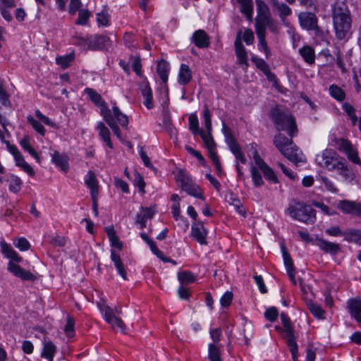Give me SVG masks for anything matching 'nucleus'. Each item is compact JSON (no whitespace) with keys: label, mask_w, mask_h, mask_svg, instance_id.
<instances>
[{"label":"nucleus","mask_w":361,"mask_h":361,"mask_svg":"<svg viewBox=\"0 0 361 361\" xmlns=\"http://www.w3.org/2000/svg\"><path fill=\"white\" fill-rule=\"evenodd\" d=\"M192 79V72L189 66L186 64H181L180 66L178 82L180 85H185L188 84Z\"/></svg>","instance_id":"24"},{"label":"nucleus","mask_w":361,"mask_h":361,"mask_svg":"<svg viewBox=\"0 0 361 361\" xmlns=\"http://www.w3.org/2000/svg\"><path fill=\"white\" fill-rule=\"evenodd\" d=\"M56 350V348L52 342L44 341L41 356L42 357L47 359L49 361H53Z\"/></svg>","instance_id":"30"},{"label":"nucleus","mask_w":361,"mask_h":361,"mask_svg":"<svg viewBox=\"0 0 361 361\" xmlns=\"http://www.w3.org/2000/svg\"><path fill=\"white\" fill-rule=\"evenodd\" d=\"M178 279L180 283L188 285L193 283L196 277L192 272L184 271L178 274Z\"/></svg>","instance_id":"42"},{"label":"nucleus","mask_w":361,"mask_h":361,"mask_svg":"<svg viewBox=\"0 0 361 361\" xmlns=\"http://www.w3.org/2000/svg\"><path fill=\"white\" fill-rule=\"evenodd\" d=\"M100 312L102 314L104 319L107 322L111 317H114L116 314H120L121 312V308L120 307H114V308L105 305V304H99L98 305Z\"/></svg>","instance_id":"22"},{"label":"nucleus","mask_w":361,"mask_h":361,"mask_svg":"<svg viewBox=\"0 0 361 361\" xmlns=\"http://www.w3.org/2000/svg\"><path fill=\"white\" fill-rule=\"evenodd\" d=\"M22 185V180L16 176H11L9 179V190L14 193H18Z\"/></svg>","instance_id":"49"},{"label":"nucleus","mask_w":361,"mask_h":361,"mask_svg":"<svg viewBox=\"0 0 361 361\" xmlns=\"http://www.w3.org/2000/svg\"><path fill=\"white\" fill-rule=\"evenodd\" d=\"M109 38L106 35H94L87 40V45L90 49H102L109 45Z\"/></svg>","instance_id":"15"},{"label":"nucleus","mask_w":361,"mask_h":361,"mask_svg":"<svg viewBox=\"0 0 361 361\" xmlns=\"http://www.w3.org/2000/svg\"><path fill=\"white\" fill-rule=\"evenodd\" d=\"M332 18L336 36L345 39L350 32L352 19L350 11L343 2H336L332 6Z\"/></svg>","instance_id":"2"},{"label":"nucleus","mask_w":361,"mask_h":361,"mask_svg":"<svg viewBox=\"0 0 361 361\" xmlns=\"http://www.w3.org/2000/svg\"><path fill=\"white\" fill-rule=\"evenodd\" d=\"M241 31H239L234 42L235 55L237 56L238 63L245 67L248 66V57L245 48L241 42Z\"/></svg>","instance_id":"10"},{"label":"nucleus","mask_w":361,"mask_h":361,"mask_svg":"<svg viewBox=\"0 0 361 361\" xmlns=\"http://www.w3.org/2000/svg\"><path fill=\"white\" fill-rule=\"evenodd\" d=\"M251 153L253 156V159L255 160V163L256 166L262 171L264 166H267V164L263 161V159L259 157L257 150L256 149L254 144L251 145L250 149Z\"/></svg>","instance_id":"54"},{"label":"nucleus","mask_w":361,"mask_h":361,"mask_svg":"<svg viewBox=\"0 0 361 361\" xmlns=\"http://www.w3.org/2000/svg\"><path fill=\"white\" fill-rule=\"evenodd\" d=\"M105 232L109 239L111 246L121 250L123 247V243L119 240L114 227H106Z\"/></svg>","instance_id":"29"},{"label":"nucleus","mask_w":361,"mask_h":361,"mask_svg":"<svg viewBox=\"0 0 361 361\" xmlns=\"http://www.w3.org/2000/svg\"><path fill=\"white\" fill-rule=\"evenodd\" d=\"M316 245L324 252L336 254L341 249L338 244L325 240L322 238L317 239Z\"/></svg>","instance_id":"21"},{"label":"nucleus","mask_w":361,"mask_h":361,"mask_svg":"<svg viewBox=\"0 0 361 361\" xmlns=\"http://www.w3.org/2000/svg\"><path fill=\"white\" fill-rule=\"evenodd\" d=\"M109 324H110L113 329H119L121 331L125 330V325L123 322L117 316H114L111 317L109 320L106 322Z\"/></svg>","instance_id":"59"},{"label":"nucleus","mask_w":361,"mask_h":361,"mask_svg":"<svg viewBox=\"0 0 361 361\" xmlns=\"http://www.w3.org/2000/svg\"><path fill=\"white\" fill-rule=\"evenodd\" d=\"M102 117L104 118V121L107 123V124L109 126V127L113 130L114 133L118 138L121 137V130L117 125L116 122L114 119L111 110H104L102 111Z\"/></svg>","instance_id":"23"},{"label":"nucleus","mask_w":361,"mask_h":361,"mask_svg":"<svg viewBox=\"0 0 361 361\" xmlns=\"http://www.w3.org/2000/svg\"><path fill=\"white\" fill-rule=\"evenodd\" d=\"M270 114L276 128L279 131H286L290 137L279 133L274 139L276 147L291 162L296 164L305 163V157L292 141L293 137L298 133L295 118L287 109L279 105L272 108Z\"/></svg>","instance_id":"1"},{"label":"nucleus","mask_w":361,"mask_h":361,"mask_svg":"<svg viewBox=\"0 0 361 361\" xmlns=\"http://www.w3.org/2000/svg\"><path fill=\"white\" fill-rule=\"evenodd\" d=\"M325 233L331 236H344L346 238L347 231H343L338 226L329 227L325 230Z\"/></svg>","instance_id":"60"},{"label":"nucleus","mask_w":361,"mask_h":361,"mask_svg":"<svg viewBox=\"0 0 361 361\" xmlns=\"http://www.w3.org/2000/svg\"><path fill=\"white\" fill-rule=\"evenodd\" d=\"M257 36L259 39L258 49L261 51H264L266 58L269 59L271 56V51L266 41V33L261 32L260 33H257Z\"/></svg>","instance_id":"38"},{"label":"nucleus","mask_w":361,"mask_h":361,"mask_svg":"<svg viewBox=\"0 0 361 361\" xmlns=\"http://www.w3.org/2000/svg\"><path fill=\"white\" fill-rule=\"evenodd\" d=\"M349 313L358 323H361V298H355L347 301Z\"/></svg>","instance_id":"13"},{"label":"nucleus","mask_w":361,"mask_h":361,"mask_svg":"<svg viewBox=\"0 0 361 361\" xmlns=\"http://www.w3.org/2000/svg\"><path fill=\"white\" fill-rule=\"evenodd\" d=\"M281 251L283 254V259L284 262V264L286 269V271L295 269L293 260L289 255V253L287 252L286 247L282 245H281Z\"/></svg>","instance_id":"55"},{"label":"nucleus","mask_w":361,"mask_h":361,"mask_svg":"<svg viewBox=\"0 0 361 361\" xmlns=\"http://www.w3.org/2000/svg\"><path fill=\"white\" fill-rule=\"evenodd\" d=\"M199 135L204 140V144L209 151L211 149H215L216 145L212 137V133H205L204 131H201Z\"/></svg>","instance_id":"50"},{"label":"nucleus","mask_w":361,"mask_h":361,"mask_svg":"<svg viewBox=\"0 0 361 361\" xmlns=\"http://www.w3.org/2000/svg\"><path fill=\"white\" fill-rule=\"evenodd\" d=\"M299 53L304 61L309 65H312L315 61L314 50L310 46L306 45L299 49Z\"/></svg>","instance_id":"27"},{"label":"nucleus","mask_w":361,"mask_h":361,"mask_svg":"<svg viewBox=\"0 0 361 361\" xmlns=\"http://www.w3.org/2000/svg\"><path fill=\"white\" fill-rule=\"evenodd\" d=\"M16 166L20 167L24 171H25L30 176L35 175L33 169L25 161L23 156L20 152L13 157Z\"/></svg>","instance_id":"32"},{"label":"nucleus","mask_w":361,"mask_h":361,"mask_svg":"<svg viewBox=\"0 0 361 361\" xmlns=\"http://www.w3.org/2000/svg\"><path fill=\"white\" fill-rule=\"evenodd\" d=\"M8 269L16 276L23 281H35L36 277L30 271H25L19 265L10 262L8 264Z\"/></svg>","instance_id":"12"},{"label":"nucleus","mask_w":361,"mask_h":361,"mask_svg":"<svg viewBox=\"0 0 361 361\" xmlns=\"http://www.w3.org/2000/svg\"><path fill=\"white\" fill-rule=\"evenodd\" d=\"M97 21L99 25H109V15L106 11H101L97 13Z\"/></svg>","instance_id":"63"},{"label":"nucleus","mask_w":361,"mask_h":361,"mask_svg":"<svg viewBox=\"0 0 361 361\" xmlns=\"http://www.w3.org/2000/svg\"><path fill=\"white\" fill-rule=\"evenodd\" d=\"M2 251L7 258H9L16 262H20L22 260V258L10 245L6 244L3 245Z\"/></svg>","instance_id":"43"},{"label":"nucleus","mask_w":361,"mask_h":361,"mask_svg":"<svg viewBox=\"0 0 361 361\" xmlns=\"http://www.w3.org/2000/svg\"><path fill=\"white\" fill-rule=\"evenodd\" d=\"M85 92L89 96L90 100L97 106L100 107V114L102 116V111L109 110L106 105V102L102 99V96L97 93L94 90L87 87L85 89Z\"/></svg>","instance_id":"18"},{"label":"nucleus","mask_w":361,"mask_h":361,"mask_svg":"<svg viewBox=\"0 0 361 361\" xmlns=\"http://www.w3.org/2000/svg\"><path fill=\"white\" fill-rule=\"evenodd\" d=\"M274 11H276L282 22H284L286 17L291 15V8L285 3L279 2L278 0H269Z\"/></svg>","instance_id":"17"},{"label":"nucleus","mask_w":361,"mask_h":361,"mask_svg":"<svg viewBox=\"0 0 361 361\" xmlns=\"http://www.w3.org/2000/svg\"><path fill=\"white\" fill-rule=\"evenodd\" d=\"M176 180L180 183L181 189L188 195L204 200L202 190L200 187L193 181L188 172L180 170L176 176Z\"/></svg>","instance_id":"4"},{"label":"nucleus","mask_w":361,"mask_h":361,"mask_svg":"<svg viewBox=\"0 0 361 361\" xmlns=\"http://www.w3.org/2000/svg\"><path fill=\"white\" fill-rule=\"evenodd\" d=\"M329 94L336 101L341 102L345 99V92L337 85L333 84L329 88Z\"/></svg>","instance_id":"34"},{"label":"nucleus","mask_w":361,"mask_h":361,"mask_svg":"<svg viewBox=\"0 0 361 361\" xmlns=\"http://www.w3.org/2000/svg\"><path fill=\"white\" fill-rule=\"evenodd\" d=\"M170 71V65L165 60H161L157 63V71L163 82L166 83Z\"/></svg>","instance_id":"28"},{"label":"nucleus","mask_w":361,"mask_h":361,"mask_svg":"<svg viewBox=\"0 0 361 361\" xmlns=\"http://www.w3.org/2000/svg\"><path fill=\"white\" fill-rule=\"evenodd\" d=\"M338 208L345 214L361 216V202L344 200L338 203Z\"/></svg>","instance_id":"9"},{"label":"nucleus","mask_w":361,"mask_h":361,"mask_svg":"<svg viewBox=\"0 0 361 361\" xmlns=\"http://www.w3.org/2000/svg\"><path fill=\"white\" fill-rule=\"evenodd\" d=\"M286 211L293 219L306 224H312L316 220L314 209L303 202H295L290 204Z\"/></svg>","instance_id":"3"},{"label":"nucleus","mask_w":361,"mask_h":361,"mask_svg":"<svg viewBox=\"0 0 361 361\" xmlns=\"http://www.w3.org/2000/svg\"><path fill=\"white\" fill-rule=\"evenodd\" d=\"M345 240L348 243H354L361 245V230L351 228L347 231Z\"/></svg>","instance_id":"35"},{"label":"nucleus","mask_w":361,"mask_h":361,"mask_svg":"<svg viewBox=\"0 0 361 361\" xmlns=\"http://www.w3.org/2000/svg\"><path fill=\"white\" fill-rule=\"evenodd\" d=\"M155 211L151 207H142L141 212L137 214L135 222L140 225L142 229L146 227V223L148 219H151Z\"/></svg>","instance_id":"19"},{"label":"nucleus","mask_w":361,"mask_h":361,"mask_svg":"<svg viewBox=\"0 0 361 361\" xmlns=\"http://www.w3.org/2000/svg\"><path fill=\"white\" fill-rule=\"evenodd\" d=\"M228 201L230 204H231L234 207V208L235 209V211L238 214L245 216V209L243 208L240 200L234 194H231Z\"/></svg>","instance_id":"46"},{"label":"nucleus","mask_w":361,"mask_h":361,"mask_svg":"<svg viewBox=\"0 0 361 361\" xmlns=\"http://www.w3.org/2000/svg\"><path fill=\"white\" fill-rule=\"evenodd\" d=\"M113 114L114 117L117 119L118 122L123 127H127L128 124V119L126 115L123 114L118 106H113Z\"/></svg>","instance_id":"48"},{"label":"nucleus","mask_w":361,"mask_h":361,"mask_svg":"<svg viewBox=\"0 0 361 361\" xmlns=\"http://www.w3.org/2000/svg\"><path fill=\"white\" fill-rule=\"evenodd\" d=\"M75 59L74 53H70L64 56H60L56 58V63L62 68H67Z\"/></svg>","instance_id":"40"},{"label":"nucleus","mask_w":361,"mask_h":361,"mask_svg":"<svg viewBox=\"0 0 361 361\" xmlns=\"http://www.w3.org/2000/svg\"><path fill=\"white\" fill-rule=\"evenodd\" d=\"M334 146L341 152L345 153L350 147H353L351 142L344 138H336L334 140Z\"/></svg>","instance_id":"41"},{"label":"nucleus","mask_w":361,"mask_h":361,"mask_svg":"<svg viewBox=\"0 0 361 361\" xmlns=\"http://www.w3.org/2000/svg\"><path fill=\"white\" fill-rule=\"evenodd\" d=\"M207 231L204 228L202 221L195 222L191 228V236L196 240L200 245H207L206 237Z\"/></svg>","instance_id":"11"},{"label":"nucleus","mask_w":361,"mask_h":361,"mask_svg":"<svg viewBox=\"0 0 361 361\" xmlns=\"http://www.w3.org/2000/svg\"><path fill=\"white\" fill-rule=\"evenodd\" d=\"M251 177L255 187L258 188L264 184L262 175L258 169L252 165L250 167Z\"/></svg>","instance_id":"45"},{"label":"nucleus","mask_w":361,"mask_h":361,"mask_svg":"<svg viewBox=\"0 0 361 361\" xmlns=\"http://www.w3.org/2000/svg\"><path fill=\"white\" fill-rule=\"evenodd\" d=\"M21 147L26 152H27L33 158H35L38 163L40 162V159L36 151L31 147L30 143V137L28 135H25L20 141Z\"/></svg>","instance_id":"33"},{"label":"nucleus","mask_w":361,"mask_h":361,"mask_svg":"<svg viewBox=\"0 0 361 361\" xmlns=\"http://www.w3.org/2000/svg\"><path fill=\"white\" fill-rule=\"evenodd\" d=\"M223 130L225 136L226 142L228 147L233 145V144L237 143L234 137L232 135L231 130L228 128L224 123H223Z\"/></svg>","instance_id":"61"},{"label":"nucleus","mask_w":361,"mask_h":361,"mask_svg":"<svg viewBox=\"0 0 361 361\" xmlns=\"http://www.w3.org/2000/svg\"><path fill=\"white\" fill-rule=\"evenodd\" d=\"M331 172H336L345 181L352 183L355 178V174L348 162L343 158L337 161Z\"/></svg>","instance_id":"6"},{"label":"nucleus","mask_w":361,"mask_h":361,"mask_svg":"<svg viewBox=\"0 0 361 361\" xmlns=\"http://www.w3.org/2000/svg\"><path fill=\"white\" fill-rule=\"evenodd\" d=\"M252 61L255 64L257 68L263 72V73L265 72L269 73V66L264 59H260L257 56H253L252 57Z\"/></svg>","instance_id":"58"},{"label":"nucleus","mask_w":361,"mask_h":361,"mask_svg":"<svg viewBox=\"0 0 361 361\" xmlns=\"http://www.w3.org/2000/svg\"><path fill=\"white\" fill-rule=\"evenodd\" d=\"M272 19L270 18L269 13L257 14L255 18V31L256 34L266 33L267 25L270 24Z\"/></svg>","instance_id":"20"},{"label":"nucleus","mask_w":361,"mask_h":361,"mask_svg":"<svg viewBox=\"0 0 361 361\" xmlns=\"http://www.w3.org/2000/svg\"><path fill=\"white\" fill-rule=\"evenodd\" d=\"M345 154L347 156L348 159L353 163L355 164H357V165H361V160L358 156V152L353 147V146L352 147L350 148V149H348L345 153Z\"/></svg>","instance_id":"57"},{"label":"nucleus","mask_w":361,"mask_h":361,"mask_svg":"<svg viewBox=\"0 0 361 361\" xmlns=\"http://www.w3.org/2000/svg\"><path fill=\"white\" fill-rule=\"evenodd\" d=\"M233 154L235 156L237 161H239L242 164H245L247 161L243 153L241 151L240 147L238 143L233 144V145L228 147Z\"/></svg>","instance_id":"47"},{"label":"nucleus","mask_w":361,"mask_h":361,"mask_svg":"<svg viewBox=\"0 0 361 361\" xmlns=\"http://www.w3.org/2000/svg\"><path fill=\"white\" fill-rule=\"evenodd\" d=\"M142 94L145 99L144 104L148 109L154 107L152 90L148 85L144 86L142 90Z\"/></svg>","instance_id":"37"},{"label":"nucleus","mask_w":361,"mask_h":361,"mask_svg":"<svg viewBox=\"0 0 361 361\" xmlns=\"http://www.w3.org/2000/svg\"><path fill=\"white\" fill-rule=\"evenodd\" d=\"M97 130L99 132V135L106 142V145L112 149L113 144L110 138V131L109 128L104 125L103 122H99L96 126Z\"/></svg>","instance_id":"25"},{"label":"nucleus","mask_w":361,"mask_h":361,"mask_svg":"<svg viewBox=\"0 0 361 361\" xmlns=\"http://www.w3.org/2000/svg\"><path fill=\"white\" fill-rule=\"evenodd\" d=\"M190 130L194 135L200 134L202 131L199 129V121L195 114H191L189 116Z\"/></svg>","instance_id":"56"},{"label":"nucleus","mask_w":361,"mask_h":361,"mask_svg":"<svg viewBox=\"0 0 361 361\" xmlns=\"http://www.w3.org/2000/svg\"><path fill=\"white\" fill-rule=\"evenodd\" d=\"M191 41L201 49L207 48L210 44L209 37L203 30H196L192 35Z\"/></svg>","instance_id":"16"},{"label":"nucleus","mask_w":361,"mask_h":361,"mask_svg":"<svg viewBox=\"0 0 361 361\" xmlns=\"http://www.w3.org/2000/svg\"><path fill=\"white\" fill-rule=\"evenodd\" d=\"M341 158L334 149L326 148L316 155L315 162L320 167L331 171Z\"/></svg>","instance_id":"5"},{"label":"nucleus","mask_w":361,"mask_h":361,"mask_svg":"<svg viewBox=\"0 0 361 361\" xmlns=\"http://www.w3.org/2000/svg\"><path fill=\"white\" fill-rule=\"evenodd\" d=\"M298 20L302 29L306 30H317V17L312 12L303 11L299 13Z\"/></svg>","instance_id":"7"},{"label":"nucleus","mask_w":361,"mask_h":361,"mask_svg":"<svg viewBox=\"0 0 361 361\" xmlns=\"http://www.w3.org/2000/svg\"><path fill=\"white\" fill-rule=\"evenodd\" d=\"M208 358L209 361H222L220 348L215 343L208 345Z\"/></svg>","instance_id":"36"},{"label":"nucleus","mask_w":361,"mask_h":361,"mask_svg":"<svg viewBox=\"0 0 361 361\" xmlns=\"http://www.w3.org/2000/svg\"><path fill=\"white\" fill-rule=\"evenodd\" d=\"M276 329L281 333H283V337L286 339L287 344L288 345L290 352L291 353L292 358L293 361H298V344L295 341V336L293 329L292 326L289 328H285L283 330L281 327Z\"/></svg>","instance_id":"8"},{"label":"nucleus","mask_w":361,"mask_h":361,"mask_svg":"<svg viewBox=\"0 0 361 361\" xmlns=\"http://www.w3.org/2000/svg\"><path fill=\"white\" fill-rule=\"evenodd\" d=\"M203 117L207 133H212V114L207 104L203 107Z\"/></svg>","instance_id":"52"},{"label":"nucleus","mask_w":361,"mask_h":361,"mask_svg":"<svg viewBox=\"0 0 361 361\" xmlns=\"http://www.w3.org/2000/svg\"><path fill=\"white\" fill-rule=\"evenodd\" d=\"M51 159L56 165L60 166L63 171L68 169V161L65 155L61 154L58 152H54L51 154Z\"/></svg>","instance_id":"39"},{"label":"nucleus","mask_w":361,"mask_h":361,"mask_svg":"<svg viewBox=\"0 0 361 361\" xmlns=\"http://www.w3.org/2000/svg\"><path fill=\"white\" fill-rule=\"evenodd\" d=\"M240 4V11L248 20H251L253 14V6L252 0H237Z\"/></svg>","instance_id":"31"},{"label":"nucleus","mask_w":361,"mask_h":361,"mask_svg":"<svg viewBox=\"0 0 361 361\" xmlns=\"http://www.w3.org/2000/svg\"><path fill=\"white\" fill-rule=\"evenodd\" d=\"M64 331L68 338H73L75 335V319L71 316H68L66 324L64 327Z\"/></svg>","instance_id":"51"},{"label":"nucleus","mask_w":361,"mask_h":361,"mask_svg":"<svg viewBox=\"0 0 361 361\" xmlns=\"http://www.w3.org/2000/svg\"><path fill=\"white\" fill-rule=\"evenodd\" d=\"M111 259L114 264L116 269H117L118 274L124 279H127V274L124 267V265L121 261L119 255L116 254L113 250H111Z\"/></svg>","instance_id":"26"},{"label":"nucleus","mask_w":361,"mask_h":361,"mask_svg":"<svg viewBox=\"0 0 361 361\" xmlns=\"http://www.w3.org/2000/svg\"><path fill=\"white\" fill-rule=\"evenodd\" d=\"M307 307L310 312L318 319H324L325 312L322 310L321 306L313 302L307 303Z\"/></svg>","instance_id":"44"},{"label":"nucleus","mask_w":361,"mask_h":361,"mask_svg":"<svg viewBox=\"0 0 361 361\" xmlns=\"http://www.w3.org/2000/svg\"><path fill=\"white\" fill-rule=\"evenodd\" d=\"M209 158L212 161L214 165L215 166V168L218 172V174H220L223 172V169L221 166L219 158L215 152V149H211L209 151Z\"/></svg>","instance_id":"62"},{"label":"nucleus","mask_w":361,"mask_h":361,"mask_svg":"<svg viewBox=\"0 0 361 361\" xmlns=\"http://www.w3.org/2000/svg\"><path fill=\"white\" fill-rule=\"evenodd\" d=\"M264 317L271 322H275L279 317L277 309L274 307L268 308L264 312Z\"/></svg>","instance_id":"64"},{"label":"nucleus","mask_w":361,"mask_h":361,"mask_svg":"<svg viewBox=\"0 0 361 361\" xmlns=\"http://www.w3.org/2000/svg\"><path fill=\"white\" fill-rule=\"evenodd\" d=\"M85 184L90 190L91 197L99 196V185L95 173L89 171L84 178Z\"/></svg>","instance_id":"14"},{"label":"nucleus","mask_w":361,"mask_h":361,"mask_svg":"<svg viewBox=\"0 0 361 361\" xmlns=\"http://www.w3.org/2000/svg\"><path fill=\"white\" fill-rule=\"evenodd\" d=\"M28 123L32 126V128L41 135H45V128L43 125L38 121L35 120L32 116L27 117Z\"/></svg>","instance_id":"53"}]
</instances>
